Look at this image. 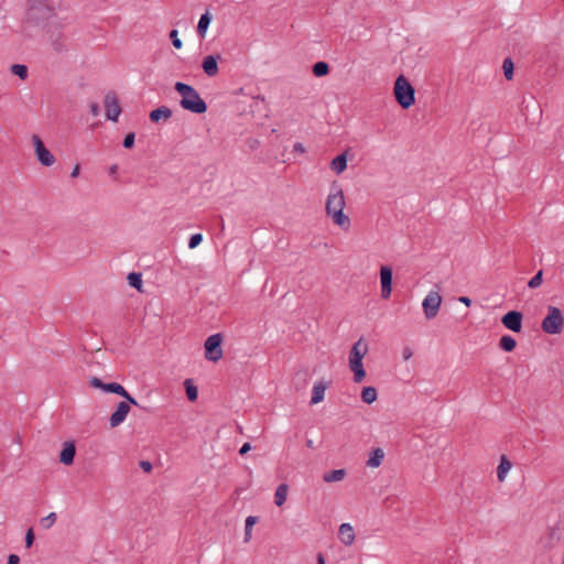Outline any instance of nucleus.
<instances>
[{
	"instance_id": "17",
	"label": "nucleus",
	"mask_w": 564,
	"mask_h": 564,
	"mask_svg": "<svg viewBox=\"0 0 564 564\" xmlns=\"http://www.w3.org/2000/svg\"><path fill=\"white\" fill-rule=\"evenodd\" d=\"M76 447L73 442H66L59 454V462L64 465H72L74 463Z\"/></svg>"
},
{
	"instance_id": "20",
	"label": "nucleus",
	"mask_w": 564,
	"mask_h": 564,
	"mask_svg": "<svg viewBox=\"0 0 564 564\" xmlns=\"http://www.w3.org/2000/svg\"><path fill=\"white\" fill-rule=\"evenodd\" d=\"M327 384L325 382H316L312 389L311 404H317L324 400Z\"/></svg>"
},
{
	"instance_id": "39",
	"label": "nucleus",
	"mask_w": 564,
	"mask_h": 564,
	"mask_svg": "<svg viewBox=\"0 0 564 564\" xmlns=\"http://www.w3.org/2000/svg\"><path fill=\"white\" fill-rule=\"evenodd\" d=\"M135 134L133 132H129L126 134L122 145L126 149H131L134 145Z\"/></svg>"
},
{
	"instance_id": "52",
	"label": "nucleus",
	"mask_w": 564,
	"mask_h": 564,
	"mask_svg": "<svg viewBox=\"0 0 564 564\" xmlns=\"http://www.w3.org/2000/svg\"><path fill=\"white\" fill-rule=\"evenodd\" d=\"M258 143H259L258 140H253L252 139V140L249 141V144H250L251 149H254L258 145Z\"/></svg>"
},
{
	"instance_id": "29",
	"label": "nucleus",
	"mask_w": 564,
	"mask_h": 564,
	"mask_svg": "<svg viewBox=\"0 0 564 564\" xmlns=\"http://www.w3.org/2000/svg\"><path fill=\"white\" fill-rule=\"evenodd\" d=\"M377 390L373 387H365L361 391V399L365 403L371 404L377 400Z\"/></svg>"
},
{
	"instance_id": "47",
	"label": "nucleus",
	"mask_w": 564,
	"mask_h": 564,
	"mask_svg": "<svg viewBox=\"0 0 564 564\" xmlns=\"http://www.w3.org/2000/svg\"><path fill=\"white\" fill-rule=\"evenodd\" d=\"M458 301L463 304H465L466 306H470L471 305V299H469L468 296H460L458 299Z\"/></svg>"
},
{
	"instance_id": "32",
	"label": "nucleus",
	"mask_w": 564,
	"mask_h": 564,
	"mask_svg": "<svg viewBox=\"0 0 564 564\" xmlns=\"http://www.w3.org/2000/svg\"><path fill=\"white\" fill-rule=\"evenodd\" d=\"M502 69H503V74H505V77L510 80L512 79L513 77V70H514V65H513V62L510 57H507L503 59L502 62Z\"/></svg>"
},
{
	"instance_id": "5",
	"label": "nucleus",
	"mask_w": 564,
	"mask_h": 564,
	"mask_svg": "<svg viewBox=\"0 0 564 564\" xmlns=\"http://www.w3.org/2000/svg\"><path fill=\"white\" fill-rule=\"evenodd\" d=\"M59 0H29V14L34 20H46L55 15Z\"/></svg>"
},
{
	"instance_id": "45",
	"label": "nucleus",
	"mask_w": 564,
	"mask_h": 564,
	"mask_svg": "<svg viewBox=\"0 0 564 564\" xmlns=\"http://www.w3.org/2000/svg\"><path fill=\"white\" fill-rule=\"evenodd\" d=\"M19 562H20V557L17 554H10L8 556L7 564H19Z\"/></svg>"
},
{
	"instance_id": "28",
	"label": "nucleus",
	"mask_w": 564,
	"mask_h": 564,
	"mask_svg": "<svg viewBox=\"0 0 564 564\" xmlns=\"http://www.w3.org/2000/svg\"><path fill=\"white\" fill-rule=\"evenodd\" d=\"M257 522H258L257 517H254V516L247 517V519L245 521V536H243L245 542H249L251 540L252 528Z\"/></svg>"
},
{
	"instance_id": "31",
	"label": "nucleus",
	"mask_w": 564,
	"mask_h": 564,
	"mask_svg": "<svg viewBox=\"0 0 564 564\" xmlns=\"http://www.w3.org/2000/svg\"><path fill=\"white\" fill-rule=\"evenodd\" d=\"M128 283L131 288L137 290H141L142 286V275L138 272H130L127 276Z\"/></svg>"
},
{
	"instance_id": "40",
	"label": "nucleus",
	"mask_w": 564,
	"mask_h": 564,
	"mask_svg": "<svg viewBox=\"0 0 564 564\" xmlns=\"http://www.w3.org/2000/svg\"><path fill=\"white\" fill-rule=\"evenodd\" d=\"M126 401V403H128V405L130 406V404L132 405H135L138 406V401L126 390V394L124 395H121Z\"/></svg>"
},
{
	"instance_id": "26",
	"label": "nucleus",
	"mask_w": 564,
	"mask_h": 564,
	"mask_svg": "<svg viewBox=\"0 0 564 564\" xmlns=\"http://www.w3.org/2000/svg\"><path fill=\"white\" fill-rule=\"evenodd\" d=\"M511 466H512L511 463L506 458V456H502L500 464L498 465V468H497V477L500 481H502L506 478Z\"/></svg>"
},
{
	"instance_id": "50",
	"label": "nucleus",
	"mask_w": 564,
	"mask_h": 564,
	"mask_svg": "<svg viewBox=\"0 0 564 564\" xmlns=\"http://www.w3.org/2000/svg\"><path fill=\"white\" fill-rule=\"evenodd\" d=\"M54 48H55V51H57V52H62V51H64V46H63L61 43H55V44H54Z\"/></svg>"
},
{
	"instance_id": "23",
	"label": "nucleus",
	"mask_w": 564,
	"mask_h": 564,
	"mask_svg": "<svg viewBox=\"0 0 564 564\" xmlns=\"http://www.w3.org/2000/svg\"><path fill=\"white\" fill-rule=\"evenodd\" d=\"M347 167V156L345 153H341L337 155L333 161L330 162V169L336 173L340 174L344 172Z\"/></svg>"
},
{
	"instance_id": "15",
	"label": "nucleus",
	"mask_w": 564,
	"mask_h": 564,
	"mask_svg": "<svg viewBox=\"0 0 564 564\" xmlns=\"http://www.w3.org/2000/svg\"><path fill=\"white\" fill-rule=\"evenodd\" d=\"M130 411V406L126 402H119L115 412L109 417V425L110 427H117L121 425Z\"/></svg>"
},
{
	"instance_id": "34",
	"label": "nucleus",
	"mask_w": 564,
	"mask_h": 564,
	"mask_svg": "<svg viewBox=\"0 0 564 564\" xmlns=\"http://www.w3.org/2000/svg\"><path fill=\"white\" fill-rule=\"evenodd\" d=\"M186 389V395L189 401H195L197 399V388L192 383L189 379L184 382Z\"/></svg>"
},
{
	"instance_id": "10",
	"label": "nucleus",
	"mask_w": 564,
	"mask_h": 564,
	"mask_svg": "<svg viewBox=\"0 0 564 564\" xmlns=\"http://www.w3.org/2000/svg\"><path fill=\"white\" fill-rule=\"evenodd\" d=\"M106 117L108 120L117 122L121 113V107L115 93L110 91L104 99Z\"/></svg>"
},
{
	"instance_id": "9",
	"label": "nucleus",
	"mask_w": 564,
	"mask_h": 564,
	"mask_svg": "<svg viewBox=\"0 0 564 564\" xmlns=\"http://www.w3.org/2000/svg\"><path fill=\"white\" fill-rule=\"evenodd\" d=\"M442 304V297L438 292L431 291L422 302L423 312L427 319L434 318Z\"/></svg>"
},
{
	"instance_id": "30",
	"label": "nucleus",
	"mask_w": 564,
	"mask_h": 564,
	"mask_svg": "<svg viewBox=\"0 0 564 564\" xmlns=\"http://www.w3.org/2000/svg\"><path fill=\"white\" fill-rule=\"evenodd\" d=\"M313 74L316 76V77H323V76H326L328 73H329V65L326 63V62H316L314 65H313Z\"/></svg>"
},
{
	"instance_id": "3",
	"label": "nucleus",
	"mask_w": 564,
	"mask_h": 564,
	"mask_svg": "<svg viewBox=\"0 0 564 564\" xmlns=\"http://www.w3.org/2000/svg\"><path fill=\"white\" fill-rule=\"evenodd\" d=\"M368 351V345L360 338L349 351V368L354 372V381L361 382L366 377L362 359Z\"/></svg>"
},
{
	"instance_id": "44",
	"label": "nucleus",
	"mask_w": 564,
	"mask_h": 564,
	"mask_svg": "<svg viewBox=\"0 0 564 564\" xmlns=\"http://www.w3.org/2000/svg\"><path fill=\"white\" fill-rule=\"evenodd\" d=\"M413 356V351L410 347H405L403 350H402V357L404 360H409L411 357Z\"/></svg>"
},
{
	"instance_id": "42",
	"label": "nucleus",
	"mask_w": 564,
	"mask_h": 564,
	"mask_svg": "<svg viewBox=\"0 0 564 564\" xmlns=\"http://www.w3.org/2000/svg\"><path fill=\"white\" fill-rule=\"evenodd\" d=\"M89 111H90V113H91L93 116H95V117H96V116H98V115H99V111H100V107H99V105H98V104H96V102H91V104L89 105Z\"/></svg>"
},
{
	"instance_id": "38",
	"label": "nucleus",
	"mask_w": 564,
	"mask_h": 564,
	"mask_svg": "<svg viewBox=\"0 0 564 564\" xmlns=\"http://www.w3.org/2000/svg\"><path fill=\"white\" fill-rule=\"evenodd\" d=\"M170 39L172 41V44L175 48L180 50L182 48L183 46V42L181 41V39L178 37V32L177 30H172L170 32Z\"/></svg>"
},
{
	"instance_id": "37",
	"label": "nucleus",
	"mask_w": 564,
	"mask_h": 564,
	"mask_svg": "<svg viewBox=\"0 0 564 564\" xmlns=\"http://www.w3.org/2000/svg\"><path fill=\"white\" fill-rule=\"evenodd\" d=\"M56 521V513L55 512H51L48 516L44 517L42 520H41V525L44 528V529H50Z\"/></svg>"
},
{
	"instance_id": "24",
	"label": "nucleus",
	"mask_w": 564,
	"mask_h": 564,
	"mask_svg": "<svg viewBox=\"0 0 564 564\" xmlns=\"http://www.w3.org/2000/svg\"><path fill=\"white\" fill-rule=\"evenodd\" d=\"M288 492H289V486L286 484H280L276 489H275V494H274V503L278 506V507H281L283 506V503L285 502L286 500V497H288Z\"/></svg>"
},
{
	"instance_id": "35",
	"label": "nucleus",
	"mask_w": 564,
	"mask_h": 564,
	"mask_svg": "<svg viewBox=\"0 0 564 564\" xmlns=\"http://www.w3.org/2000/svg\"><path fill=\"white\" fill-rule=\"evenodd\" d=\"M542 276H543V272L542 270H540L539 272H536L531 279L530 281L528 282V286L530 289H536L541 285L542 283Z\"/></svg>"
},
{
	"instance_id": "4",
	"label": "nucleus",
	"mask_w": 564,
	"mask_h": 564,
	"mask_svg": "<svg viewBox=\"0 0 564 564\" xmlns=\"http://www.w3.org/2000/svg\"><path fill=\"white\" fill-rule=\"evenodd\" d=\"M393 94L397 102L403 109H409L415 101L414 87L403 75L397 77L394 82Z\"/></svg>"
},
{
	"instance_id": "51",
	"label": "nucleus",
	"mask_w": 564,
	"mask_h": 564,
	"mask_svg": "<svg viewBox=\"0 0 564 564\" xmlns=\"http://www.w3.org/2000/svg\"><path fill=\"white\" fill-rule=\"evenodd\" d=\"M317 564H325L324 556L321 553L317 554Z\"/></svg>"
},
{
	"instance_id": "8",
	"label": "nucleus",
	"mask_w": 564,
	"mask_h": 564,
	"mask_svg": "<svg viewBox=\"0 0 564 564\" xmlns=\"http://www.w3.org/2000/svg\"><path fill=\"white\" fill-rule=\"evenodd\" d=\"M562 540H564V519L549 529L547 533L540 540V544L543 549L550 550Z\"/></svg>"
},
{
	"instance_id": "25",
	"label": "nucleus",
	"mask_w": 564,
	"mask_h": 564,
	"mask_svg": "<svg viewBox=\"0 0 564 564\" xmlns=\"http://www.w3.org/2000/svg\"><path fill=\"white\" fill-rule=\"evenodd\" d=\"M346 476L345 469H334L332 471L325 473L323 475V480L325 482H335V481H341Z\"/></svg>"
},
{
	"instance_id": "18",
	"label": "nucleus",
	"mask_w": 564,
	"mask_h": 564,
	"mask_svg": "<svg viewBox=\"0 0 564 564\" xmlns=\"http://www.w3.org/2000/svg\"><path fill=\"white\" fill-rule=\"evenodd\" d=\"M338 538L344 544L350 545L355 540L354 528L349 523H343L338 530Z\"/></svg>"
},
{
	"instance_id": "14",
	"label": "nucleus",
	"mask_w": 564,
	"mask_h": 564,
	"mask_svg": "<svg viewBox=\"0 0 564 564\" xmlns=\"http://www.w3.org/2000/svg\"><path fill=\"white\" fill-rule=\"evenodd\" d=\"M90 386L94 388H98L107 393H115L120 397L126 394V389L122 384L117 383V382L105 383L101 381V379H99L97 377H94L90 380Z\"/></svg>"
},
{
	"instance_id": "41",
	"label": "nucleus",
	"mask_w": 564,
	"mask_h": 564,
	"mask_svg": "<svg viewBox=\"0 0 564 564\" xmlns=\"http://www.w3.org/2000/svg\"><path fill=\"white\" fill-rule=\"evenodd\" d=\"M34 542V533L32 529H29L25 534V545L26 547H30Z\"/></svg>"
},
{
	"instance_id": "12",
	"label": "nucleus",
	"mask_w": 564,
	"mask_h": 564,
	"mask_svg": "<svg viewBox=\"0 0 564 564\" xmlns=\"http://www.w3.org/2000/svg\"><path fill=\"white\" fill-rule=\"evenodd\" d=\"M522 319H523V315L521 312L509 311L508 313H506L502 316L501 323L506 328H508L514 333H519L522 329Z\"/></svg>"
},
{
	"instance_id": "43",
	"label": "nucleus",
	"mask_w": 564,
	"mask_h": 564,
	"mask_svg": "<svg viewBox=\"0 0 564 564\" xmlns=\"http://www.w3.org/2000/svg\"><path fill=\"white\" fill-rule=\"evenodd\" d=\"M140 467L145 471V473H149L152 470V464L148 460H141L140 462Z\"/></svg>"
},
{
	"instance_id": "36",
	"label": "nucleus",
	"mask_w": 564,
	"mask_h": 564,
	"mask_svg": "<svg viewBox=\"0 0 564 564\" xmlns=\"http://www.w3.org/2000/svg\"><path fill=\"white\" fill-rule=\"evenodd\" d=\"M202 241H203V235L199 232L194 234L188 239V248L195 249L196 247H198L202 243Z\"/></svg>"
},
{
	"instance_id": "33",
	"label": "nucleus",
	"mask_w": 564,
	"mask_h": 564,
	"mask_svg": "<svg viewBox=\"0 0 564 564\" xmlns=\"http://www.w3.org/2000/svg\"><path fill=\"white\" fill-rule=\"evenodd\" d=\"M11 72L21 79H25L28 77V67L23 64H13L11 66Z\"/></svg>"
},
{
	"instance_id": "54",
	"label": "nucleus",
	"mask_w": 564,
	"mask_h": 564,
	"mask_svg": "<svg viewBox=\"0 0 564 564\" xmlns=\"http://www.w3.org/2000/svg\"><path fill=\"white\" fill-rule=\"evenodd\" d=\"M116 169H117V166H116V165H113V166L111 167V170H110V171H111V172H115V171H116Z\"/></svg>"
},
{
	"instance_id": "2",
	"label": "nucleus",
	"mask_w": 564,
	"mask_h": 564,
	"mask_svg": "<svg viewBox=\"0 0 564 564\" xmlns=\"http://www.w3.org/2000/svg\"><path fill=\"white\" fill-rule=\"evenodd\" d=\"M174 89L182 96L180 105L183 109L197 115L206 112L207 104L193 86L177 82L175 83Z\"/></svg>"
},
{
	"instance_id": "22",
	"label": "nucleus",
	"mask_w": 564,
	"mask_h": 564,
	"mask_svg": "<svg viewBox=\"0 0 564 564\" xmlns=\"http://www.w3.org/2000/svg\"><path fill=\"white\" fill-rule=\"evenodd\" d=\"M212 22V14L206 11L203 13L199 18L198 24H197V34L200 39H204L206 36L208 26Z\"/></svg>"
},
{
	"instance_id": "16",
	"label": "nucleus",
	"mask_w": 564,
	"mask_h": 564,
	"mask_svg": "<svg viewBox=\"0 0 564 564\" xmlns=\"http://www.w3.org/2000/svg\"><path fill=\"white\" fill-rule=\"evenodd\" d=\"M219 59H220V55L212 54V55H207L204 57L203 63H202V68L208 77H214L218 74V72H219L218 61Z\"/></svg>"
},
{
	"instance_id": "13",
	"label": "nucleus",
	"mask_w": 564,
	"mask_h": 564,
	"mask_svg": "<svg viewBox=\"0 0 564 564\" xmlns=\"http://www.w3.org/2000/svg\"><path fill=\"white\" fill-rule=\"evenodd\" d=\"M392 280H393L392 269L388 265L381 267V269H380L381 296L386 300L389 299L391 295Z\"/></svg>"
},
{
	"instance_id": "46",
	"label": "nucleus",
	"mask_w": 564,
	"mask_h": 564,
	"mask_svg": "<svg viewBox=\"0 0 564 564\" xmlns=\"http://www.w3.org/2000/svg\"><path fill=\"white\" fill-rule=\"evenodd\" d=\"M250 449H251V445H250V443H245V444L240 447V449H239V454H240V455H245V454H247Z\"/></svg>"
},
{
	"instance_id": "48",
	"label": "nucleus",
	"mask_w": 564,
	"mask_h": 564,
	"mask_svg": "<svg viewBox=\"0 0 564 564\" xmlns=\"http://www.w3.org/2000/svg\"><path fill=\"white\" fill-rule=\"evenodd\" d=\"M294 151L303 153L305 151V149H304L302 143H295L294 144Z\"/></svg>"
},
{
	"instance_id": "1",
	"label": "nucleus",
	"mask_w": 564,
	"mask_h": 564,
	"mask_svg": "<svg viewBox=\"0 0 564 564\" xmlns=\"http://www.w3.org/2000/svg\"><path fill=\"white\" fill-rule=\"evenodd\" d=\"M345 208V196L339 185L334 183L330 187V193L326 200V213L330 216L334 223L347 229L350 225L348 216L344 214Z\"/></svg>"
},
{
	"instance_id": "11",
	"label": "nucleus",
	"mask_w": 564,
	"mask_h": 564,
	"mask_svg": "<svg viewBox=\"0 0 564 564\" xmlns=\"http://www.w3.org/2000/svg\"><path fill=\"white\" fill-rule=\"evenodd\" d=\"M34 143L35 155L39 162L44 166H51L55 163L53 154L44 147L42 140L37 135L32 137Z\"/></svg>"
},
{
	"instance_id": "53",
	"label": "nucleus",
	"mask_w": 564,
	"mask_h": 564,
	"mask_svg": "<svg viewBox=\"0 0 564 564\" xmlns=\"http://www.w3.org/2000/svg\"><path fill=\"white\" fill-rule=\"evenodd\" d=\"M306 445H307L308 447H312V446H313V441H312V440H308V441H307V443H306Z\"/></svg>"
},
{
	"instance_id": "27",
	"label": "nucleus",
	"mask_w": 564,
	"mask_h": 564,
	"mask_svg": "<svg viewBox=\"0 0 564 564\" xmlns=\"http://www.w3.org/2000/svg\"><path fill=\"white\" fill-rule=\"evenodd\" d=\"M517 346V341L513 337H511L510 335H503L501 338H500V341H499V347L503 350V351H507V352H510L512 351Z\"/></svg>"
},
{
	"instance_id": "55",
	"label": "nucleus",
	"mask_w": 564,
	"mask_h": 564,
	"mask_svg": "<svg viewBox=\"0 0 564 564\" xmlns=\"http://www.w3.org/2000/svg\"><path fill=\"white\" fill-rule=\"evenodd\" d=\"M562 564H564V553H563V560H562Z\"/></svg>"
},
{
	"instance_id": "49",
	"label": "nucleus",
	"mask_w": 564,
	"mask_h": 564,
	"mask_svg": "<svg viewBox=\"0 0 564 564\" xmlns=\"http://www.w3.org/2000/svg\"><path fill=\"white\" fill-rule=\"evenodd\" d=\"M78 175H79V165H76V166L73 169V171H72V173H70V176H72V177H77Z\"/></svg>"
},
{
	"instance_id": "7",
	"label": "nucleus",
	"mask_w": 564,
	"mask_h": 564,
	"mask_svg": "<svg viewBox=\"0 0 564 564\" xmlns=\"http://www.w3.org/2000/svg\"><path fill=\"white\" fill-rule=\"evenodd\" d=\"M223 336L219 333L210 335L205 341V357L209 361H218L223 357Z\"/></svg>"
},
{
	"instance_id": "6",
	"label": "nucleus",
	"mask_w": 564,
	"mask_h": 564,
	"mask_svg": "<svg viewBox=\"0 0 564 564\" xmlns=\"http://www.w3.org/2000/svg\"><path fill=\"white\" fill-rule=\"evenodd\" d=\"M564 316L562 311L555 306L547 307V314L542 319L541 328L545 334L557 335L563 330Z\"/></svg>"
},
{
	"instance_id": "21",
	"label": "nucleus",
	"mask_w": 564,
	"mask_h": 564,
	"mask_svg": "<svg viewBox=\"0 0 564 564\" xmlns=\"http://www.w3.org/2000/svg\"><path fill=\"white\" fill-rule=\"evenodd\" d=\"M171 117L172 110L166 106H161L150 112V120L152 122H159L161 119L167 120Z\"/></svg>"
},
{
	"instance_id": "19",
	"label": "nucleus",
	"mask_w": 564,
	"mask_h": 564,
	"mask_svg": "<svg viewBox=\"0 0 564 564\" xmlns=\"http://www.w3.org/2000/svg\"><path fill=\"white\" fill-rule=\"evenodd\" d=\"M383 458V449L380 447L373 448L369 454V458L366 462V466L369 468H378L382 464Z\"/></svg>"
}]
</instances>
